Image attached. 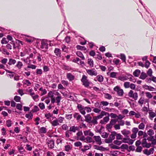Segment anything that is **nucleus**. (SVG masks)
<instances>
[{
    "instance_id": "obj_9",
    "label": "nucleus",
    "mask_w": 156,
    "mask_h": 156,
    "mask_svg": "<svg viewBox=\"0 0 156 156\" xmlns=\"http://www.w3.org/2000/svg\"><path fill=\"white\" fill-rule=\"evenodd\" d=\"M80 128L77 126H71L70 128L69 131L71 132H72L73 133H75L76 131H79Z\"/></svg>"
},
{
    "instance_id": "obj_48",
    "label": "nucleus",
    "mask_w": 156,
    "mask_h": 156,
    "mask_svg": "<svg viewBox=\"0 0 156 156\" xmlns=\"http://www.w3.org/2000/svg\"><path fill=\"white\" fill-rule=\"evenodd\" d=\"M105 98L106 99L110 100L112 98V97L110 94L106 93L105 94Z\"/></svg>"
},
{
    "instance_id": "obj_10",
    "label": "nucleus",
    "mask_w": 156,
    "mask_h": 156,
    "mask_svg": "<svg viewBox=\"0 0 156 156\" xmlns=\"http://www.w3.org/2000/svg\"><path fill=\"white\" fill-rule=\"evenodd\" d=\"M41 48L42 49L48 48V44L45 41L43 40L41 41Z\"/></svg>"
},
{
    "instance_id": "obj_1",
    "label": "nucleus",
    "mask_w": 156,
    "mask_h": 156,
    "mask_svg": "<svg viewBox=\"0 0 156 156\" xmlns=\"http://www.w3.org/2000/svg\"><path fill=\"white\" fill-rule=\"evenodd\" d=\"M127 76H119L118 78V79L122 81L126 80L129 79L130 81H132L134 83L136 82V80L133 78V76L132 75L129 74H127Z\"/></svg>"
},
{
    "instance_id": "obj_30",
    "label": "nucleus",
    "mask_w": 156,
    "mask_h": 156,
    "mask_svg": "<svg viewBox=\"0 0 156 156\" xmlns=\"http://www.w3.org/2000/svg\"><path fill=\"white\" fill-rule=\"evenodd\" d=\"M52 115H51L50 113L46 114H45V116L47 119L50 122L51 121V117H52Z\"/></svg>"
},
{
    "instance_id": "obj_55",
    "label": "nucleus",
    "mask_w": 156,
    "mask_h": 156,
    "mask_svg": "<svg viewBox=\"0 0 156 156\" xmlns=\"http://www.w3.org/2000/svg\"><path fill=\"white\" fill-rule=\"evenodd\" d=\"M147 142L146 139L145 138L143 139L142 140V144L143 147H145L144 146H146Z\"/></svg>"
},
{
    "instance_id": "obj_35",
    "label": "nucleus",
    "mask_w": 156,
    "mask_h": 156,
    "mask_svg": "<svg viewBox=\"0 0 156 156\" xmlns=\"http://www.w3.org/2000/svg\"><path fill=\"white\" fill-rule=\"evenodd\" d=\"M130 83L129 82H126L124 84V87L125 88H128L129 87Z\"/></svg>"
},
{
    "instance_id": "obj_40",
    "label": "nucleus",
    "mask_w": 156,
    "mask_h": 156,
    "mask_svg": "<svg viewBox=\"0 0 156 156\" xmlns=\"http://www.w3.org/2000/svg\"><path fill=\"white\" fill-rule=\"evenodd\" d=\"M107 116L103 118V120H104V121L106 123H107V122H108L109 120V115L108 113V114H107Z\"/></svg>"
},
{
    "instance_id": "obj_38",
    "label": "nucleus",
    "mask_w": 156,
    "mask_h": 156,
    "mask_svg": "<svg viewBox=\"0 0 156 156\" xmlns=\"http://www.w3.org/2000/svg\"><path fill=\"white\" fill-rule=\"evenodd\" d=\"M20 99L21 98L18 96H15L14 98V100L17 102H20Z\"/></svg>"
},
{
    "instance_id": "obj_16",
    "label": "nucleus",
    "mask_w": 156,
    "mask_h": 156,
    "mask_svg": "<svg viewBox=\"0 0 156 156\" xmlns=\"http://www.w3.org/2000/svg\"><path fill=\"white\" fill-rule=\"evenodd\" d=\"M54 52L55 55L58 57H60L61 56V50L58 48H56L55 49Z\"/></svg>"
},
{
    "instance_id": "obj_45",
    "label": "nucleus",
    "mask_w": 156,
    "mask_h": 156,
    "mask_svg": "<svg viewBox=\"0 0 156 156\" xmlns=\"http://www.w3.org/2000/svg\"><path fill=\"white\" fill-rule=\"evenodd\" d=\"M61 99V97L60 96H58L56 98V100L58 105H59V103Z\"/></svg>"
},
{
    "instance_id": "obj_63",
    "label": "nucleus",
    "mask_w": 156,
    "mask_h": 156,
    "mask_svg": "<svg viewBox=\"0 0 156 156\" xmlns=\"http://www.w3.org/2000/svg\"><path fill=\"white\" fill-rule=\"evenodd\" d=\"M66 42L67 43H69L70 41V37L69 36H67L65 39Z\"/></svg>"
},
{
    "instance_id": "obj_58",
    "label": "nucleus",
    "mask_w": 156,
    "mask_h": 156,
    "mask_svg": "<svg viewBox=\"0 0 156 156\" xmlns=\"http://www.w3.org/2000/svg\"><path fill=\"white\" fill-rule=\"evenodd\" d=\"M108 135V134L106 133V132H104L103 133H102L101 136L105 138H107Z\"/></svg>"
},
{
    "instance_id": "obj_51",
    "label": "nucleus",
    "mask_w": 156,
    "mask_h": 156,
    "mask_svg": "<svg viewBox=\"0 0 156 156\" xmlns=\"http://www.w3.org/2000/svg\"><path fill=\"white\" fill-rule=\"evenodd\" d=\"M65 150L66 151H69L71 149V147L69 145H66L65 146Z\"/></svg>"
},
{
    "instance_id": "obj_12",
    "label": "nucleus",
    "mask_w": 156,
    "mask_h": 156,
    "mask_svg": "<svg viewBox=\"0 0 156 156\" xmlns=\"http://www.w3.org/2000/svg\"><path fill=\"white\" fill-rule=\"evenodd\" d=\"M85 118V121L89 123H90V121L92 119V117L90 114H88L84 116Z\"/></svg>"
},
{
    "instance_id": "obj_4",
    "label": "nucleus",
    "mask_w": 156,
    "mask_h": 156,
    "mask_svg": "<svg viewBox=\"0 0 156 156\" xmlns=\"http://www.w3.org/2000/svg\"><path fill=\"white\" fill-rule=\"evenodd\" d=\"M81 81L83 83V84L85 87H88L90 83L89 81L87 79V77L85 75H83L81 79Z\"/></svg>"
},
{
    "instance_id": "obj_56",
    "label": "nucleus",
    "mask_w": 156,
    "mask_h": 156,
    "mask_svg": "<svg viewBox=\"0 0 156 156\" xmlns=\"http://www.w3.org/2000/svg\"><path fill=\"white\" fill-rule=\"evenodd\" d=\"M147 133L149 135L151 136L154 134V132L152 129H150L147 131Z\"/></svg>"
},
{
    "instance_id": "obj_22",
    "label": "nucleus",
    "mask_w": 156,
    "mask_h": 156,
    "mask_svg": "<svg viewBox=\"0 0 156 156\" xmlns=\"http://www.w3.org/2000/svg\"><path fill=\"white\" fill-rule=\"evenodd\" d=\"M91 146L90 144H89L88 145H85L84 146V149H81V150L83 152H85L87 150L89 149L90 148H91Z\"/></svg>"
},
{
    "instance_id": "obj_24",
    "label": "nucleus",
    "mask_w": 156,
    "mask_h": 156,
    "mask_svg": "<svg viewBox=\"0 0 156 156\" xmlns=\"http://www.w3.org/2000/svg\"><path fill=\"white\" fill-rule=\"evenodd\" d=\"M76 54L78 56L81 58L82 60H84L85 59V58L81 52L80 51H77L76 52Z\"/></svg>"
},
{
    "instance_id": "obj_62",
    "label": "nucleus",
    "mask_w": 156,
    "mask_h": 156,
    "mask_svg": "<svg viewBox=\"0 0 156 156\" xmlns=\"http://www.w3.org/2000/svg\"><path fill=\"white\" fill-rule=\"evenodd\" d=\"M24 84L27 85L28 86H30L31 84V83L27 80H25V83Z\"/></svg>"
},
{
    "instance_id": "obj_18",
    "label": "nucleus",
    "mask_w": 156,
    "mask_h": 156,
    "mask_svg": "<svg viewBox=\"0 0 156 156\" xmlns=\"http://www.w3.org/2000/svg\"><path fill=\"white\" fill-rule=\"evenodd\" d=\"M66 77L70 81L73 80L75 78L74 76L70 73H68L66 75Z\"/></svg>"
},
{
    "instance_id": "obj_27",
    "label": "nucleus",
    "mask_w": 156,
    "mask_h": 156,
    "mask_svg": "<svg viewBox=\"0 0 156 156\" xmlns=\"http://www.w3.org/2000/svg\"><path fill=\"white\" fill-rule=\"evenodd\" d=\"M92 142H93V139L91 137L89 136H87L86 138L85 142L87 143H90Z\"/></svg>"
},
{
    "instance_id": "obj_20",
    "label": "nucleus",
    "mask_w": 156,
    "mask_h": 156,
    "mask_svg": "<svg viewBox=\"0 0 156 156\" xmlns=\"http://www.w3.org/2000/svg\"><path fill=\"white\" fill-rule=\"evenodd\" d=\"M98 119L96 116H93L92 120H91L90 121V123H92L94 125L97 124L98 123V122L97 121Z\"/></svg>"
},
{
    "instance_id": "obj_41",
    "label": "nucleus",
    "mask_w": 156,
    "mask_h": 156,
    "mask_svg": "<svg viewBox=\"0 0 156 156\" xmlns=\"http://www.w3.org/2000/svg\"><path fill=\"white\" fill-rule=\"evenodd\" d=\"M25 117L29 119H32L33 117V115L32 113L30 112L29 114H26Z\"/></svg>"
},
{
    "instance_id": "obj_42",
    "label": "nucleus",
    "mask_w": 156,
    "mask_h": 156,
    "mask_svg": "<svg viewBox=\"0 0 156 156\" xmlns=\"http://www.w3.org/2000/svg\"><path fill=\"white\" fill-rule=\"evenodd\" d=\"M116 138L117 140H122L123 138L122 136L120 133H116Z\"/></svg>"
},
{
    "instance_id": "obj_37",
    "label": "nucleus",
    "mask_w": 156,
    "mask_h": 156,
    "mask_svg": "<svg viewBox=\"0 0 156 156\" xmlns=\"http://www.w3.org/2000/svg\"><path fill=\"white\" fill-rule=\"evenodd\" d=\"M120 58L122 60L123 62H126V57L124 54H120Z\"/></svg>"
},
{
    "instance_id": "obj_19",
    "label": "nucleus",
    "mask_w": 156,
    "mask_h": 156,
    "mask_svg": "<svg viewBox=\"0 0 156 156\" xmlns=\"http://www.w3.org/2000/svg\"><path fill=\"white\" fill-rule=\"evenodd\" d=\"M94 148L96 149L102 151H105L106 150L105 148L102 146H99L98 145H94Z\"/></svg>"
},
{
    "instance_id": "obj_17",
    "label": "nucleus",
    "mask_w": 156,
    "mask_h": 156,
    "mask_svg": "<svg viewBox=\"0 0 156 156\" xmlns=\"http://www.w3.org/2000/svg\"><path fill=\"white\" fill-rule=\"evenodd\" d=\"M107 114H108V113L103 111L101 112L100 115L96 116V117H97L98 119H100L102 118L104 115L107 116Z\"/></svg>"
},
{
    "instance_id": "obj_44",
    "label": "nucleus",
    "mask_w": 156,
    "mask_h": 156,
    "mask_svg": "<svg viewBox=\"0 0 156 156\" xmlns=\"http://www.w3.org/2000/svg\"><path fill=\"white\" fill-rule=\"evenodd\" d=\"M142 147L141 146H137L136 149V152H141L142 151Z\"/></svg>"
},
{
    "instance_id": "obj_47",
    "label": "nucleus",
    "mask_w": 156,
    "mask_h": 156,
    "mask_svg": "<svg viewBox=\"0 0 156 156\" xmlns=\"http://www.w3.org/2000/svg\"><path fill=\"white\" fill-rule=\"evenodd\" d=\"M145 125L143 123H141L138 126V128L139 129H144Z\"/></svg>"
},
{
    "instance_id": "obj_64",
    "label": "nucleus",
    "mask_w": 156,
    "mask_h": 156,
    "mask_svg": "<svg viewBox=\"0 0 156 156\" xmlns=\"http://www.w3.org/2000/svg\"><path fill=\"white\" fill-rule=\"evenodd\" d=\"M138 129L137 128L134 127L133 128L132 131L133 133L136 134L138 132Z\"/></svg>"
},
{
    "instance_id": "obj_53",
    "label": "nucleus",
    "mask_w": 156,
    "mask_h": 156,
    "mask_svg": "<svg viewBox=\"0 0 156 156\" xmlns=\"http://www.w3.org/2000/svg\"><path fill=\"white\" fill-rule=\"evenodd\" d=\"M136 86L134 83H131L130 84L129 87L131 89L135 90L136 89Z\"/></svg>"
},
{
    "instance_id": "obj_14",
    "label": "nucleus",
    "mask_w": 156,
    "mask_h": 156,
    "mask_svg": "<svg viewBox=\"0 0 156 156\" xmlns=\"http://www.w3.org/2000/svg\"><path fill=\"white\" fill-rule=\"evenodd\" d=\"M104 78L101 75H99L97 76L95 78L94 80L95 81H98L99 82H101L103 81Z\"/></svg>"
},
{
    "instance_id": "obj_43",
    "label": "nucleus",
    "mask_w": 156,
    "mask_h": 156,
    "mask_svg": "<svg viewBox=\"0 0 156 156\" xmlns=\"http://www.w3.org/2000/svg\"><path fill=\"white\" fill-rule=\"evenodd\" d=\"M40 131L41 133H44L46 132V129L45 127H43L40 128Z\"/></svg>"
},
{
    "instance_id": "obj_28",
    "label": "nucleus",
    "mask_w": 156,
    "mask_h": 156,
    "mask_svg": "<svg viewBox=\"0 0 156 156\" xmlns=\"http://www.w3.org/2000/svg\"><path fill=\"white\" fill-rule=\"evenodd\" d=\"M54 142L53 140H50L48 143V146L51 148H52L54 147Z\"/></svg>"
},
{
    "instance_id": "obj_59",
    "label": "nucleus",
    "mask_w": 156,
    "mask_h": 156,
    "mask_svg": "<svg viewBox=\"0 0 156 156\" xmlns=\"http://www.w3.org/2000/svg\"><path fill=\"white\" fill-rule=\"evenodd\" d=\"M8 41L6 40V39L5 38H3L1 41L2 44H7Z\"/></svg>"
},
{
    "instance_id": "obj_6",
    "label": "nucleus",
    "mask_w": 156,
    "mask_h": 156,
    "mask_svg": "<svg viewBox=\"0 0 156 156\" xmlns=\"http://www.w3.org/2000/svg\"><path fill=\"white\" fill-rule=\"evenodd\" d=\"M122 142L124 143H127L129 144H132L133 143V140L130 139L129 136L125 137L122 138Z\"/></svg>"
},
{
    "instance_id": "obj_46",
    "label": "nucleus",
    "mask_w": 156,
    "mask_h": 156,
    "mask_svg": "<svg viewBox=\"0 0 156 156\" xmlns=\"http://www.w3.org/2000/svg\"><path fill=\"white\" fill-rule=\"evenodd\" d=\"M117 73L115 72H112L111 73L110 76L112 78H115L116 76Z\"/></svg>"
},
{
    "instance_id": "obj_21",
    "label": "nucleus",
    "mask_w": 156,
    "mask_h": 156,
    "mask_svg": "<svg viewBox=\"0 0 156 156\" xmlns=\"http://www.w3.org/2000/svg\"><path fill=\"white\" fill-rule=\"evenodd\" d=\"M121 133L122 134L126 136H129L128 135L130 133V131L129 130L124 129L121 131Z\"/></svg>"
},
{
    "instance_id": "obj_32",
    "label": "nucleus",
    "mask_w": 156,
    "mask_h": 156,
    "mask_svg": "<svg viewBox=\"0 0 156 156\" xmlns=\"http://www.w3.org/2000/svg\"><path fill=\"white\" fill-rule=\"evenodd\" d=\"M16 62V61L15 60L12 58H10L9 59V62L8 63L9 65H11L12 64H14Z\"/></svg>"
},
{
    "instance_id": "obj_36",
    "label": "nucleus",
    "mask_w": 156,
    "mask_h": 156,
    "mask_svg": "<svg viewBox=\"0 0 156 156\" xmlns=\"http://www.w3.org/2000/svg\"><path fill=\"white\" fill-rule=\"evenodd\" d=\"M76 48L77 49L80 50H86V48L85 47L79 45H78L77 46Z\"/></svg>"
},
{
    "instance_id": "obj_39",
    "label": "nucleus",
    "mask_w": 156,
    "mask_h": 156,
    "mask_svg": "<svg viewBox=\"0 0 156 156\" xmlns=\"http://www.w3.org/2000/svg\"><path fill=\"white\" fill-rule=\"evenodd\" d=\"M22 66L23 64L22 62L20 61L18 62L16 66L19 69H20Z\"/></svg>"
},
{
    "instance_id": "obj_33",
    "label": "nucleus",
    "mask_w": 156,
    "mask_h": 156,
    "mask_svg": "<svg viewBox=\"0 0 156 156\" xmlns=\"http://www.w3.org/2000/svg\"><path fill=\"white\" fill-rule=\"evenodd\" d=\"M147 77L146 74L144 72H142L140 78L144 80Z\"/></svg>"
},
{
    "instance_id": "obj_23",
    "label": "nucleus",
    "mask_w": 156,
    "mask_h": 156,
    "mask_svg": "<svg viewBox=\"0 0 156 156\" xmlns=\"http://www.w3.org/2000/svg\"><path fill=\"white\" fill-rule=\"evenodd\" d=\"M116 134V133L115 132H113L109 136V138L112 141L115 139V136Z\"/></svg>"
},
{
    "instance_id": "obj_61",
    "label": "nucleus",
    "mask_w": 156,
    "mask_h": 156,
    "mask_svg": "<svg viewBox=\"0 0 156 156\" xmlns=\"http://www.w3.org/2000/svg\"><path fill=\"white\" fill-rule=\"evenodd\" d=\"M146 87H147L146 89H148L149 90L153 91L154 89V88L151 86H149L147 85Z\"/></svg>"
},
{
    "instance_id": "obj_57",
    "label": "nucleus",
    "mask_w": 156,
    "mask_h": 156,
    "mask_svg": "<svg viewBox=\"0 0 156 156\" xmlns=\"http://www.w3.org/2000/svg\"><path fill=\"white\" fill-rule=\"evenodd\" d=\"M22 105L21 104H17L16 106V108L17 109L21 111L22 110Z\"/></svg>"
},
{
    "instance_id": "obj_54",
    "label": "nucleus",
    "mask_w": 156,
    "mask_h": 156,
    "mask_svg": "<svg viewBox=\"0 0 156 156\" xmlns=\"http://www.w3.org/2000/svg\"><path fill=\"white\" fill-rule=\"evenodd\" d=\"M128 146L126 144H123L120 147V148L122 149H127L128 148Z\"/></svg>"
},
{
    "instance_id": "obj_15",
    "label": "nucleus",
    "mask_w": 156,
    "mask_h": 156,
    "mask_svg": "<svg viewBox=\"0 0 156 156\" xmlns=\"http://www.w3.org/2000/svg\"><path fill=\"white\" fill-rule=\"evenodd\" d=\"M148 113L149 119L152 120H153V118L156 116V113L153 111H150Z\"/></svg>"
},
{
    "instance_id": "obj_11",
    "label": "nucleus",
    "mask_w": 156,
    "mask_h": 156,
    "mask_svg": "<svg viewBox=\"0 0 156 156\" xmlns=\"http://www.w3.org/2000/svg\"><path fill=\"white\" fill-rule=\"evenodd\" d=\"M147 100H145L144 97H141L138 101V104L140 105L141 106L144 104H145L146 102H147Z\"/></svg>"
},
{
    "instance_id": "obj_5",
    "label": "nucleus",
    "mask_w": 156,
    "mask_h": 156,
    "mask_svg": "<svg viewBox=\"0 0 156 156\" xmlns=\"http://www.w3.org/2000/svg\"><path fill=\"white\" fill-rule=\"evenodd\" d=\"M114 91L117 92L118 96H123L124 94L123 90L122 89H120L119 87L117 86L115 87L114 88Z\"/></svg>"
},
{
    "instance_id": "obj_50",
    "label": "nucleus",
    "mask_w": 156,
    "mask_h": 156,
    "mask_svg": "<svg viewBox=\"0 0 156 156\" xmlns=\"http://www.w3.org/2000/svg\"><path fill=\"white\" fill-rule=\"evenodd\" d=\"M39 110L38 107L37 106H35L34 107V108L32 110V112H37Z\"/></svg>"
},
{
    "instance_id": "obj_25",
    "label": "nucleus",
    "mask_w": 156,
    "mask_h": 156,
    "mask_svg": "<svg viewBox=\"0 0 156 156\" xmlns=\"http://www.w3.org/2000/svg\"><path fill=\"white\" fill-rule=\"evenodd\" d=\"M73 116L74 118H76L77 120H79L82 118L81 115L77 113H75L74 114Z\"/></svg>"
},
{
    "instance_id": "obj_7",
    "label": "nucleus",
    "mask_w": 156,
    "mask_h": 156,
    "mask_svg": "<svg viewBox=\"0 0 156 156\" xmlns=\"http://www.w3.org/2000/svg\"><path fill=\"white\" fill-rule=\"evenodd\" d=\"M86 71L88 74L91 76H96L98 74L96 70L94 69H87L86 70Z\"/></svg>"
},
{
    "instance_id": "obj_49",
    "label": "nucleus",
    "mask_w": 156,
    "mask_h": 156,
    "mask_svg": "<svg viewBox=\"0 0 156 156\" xmlns=\"http://www.w3.org/2000/svg\"><path fill=\"white\" fill-rule=\"evenodd\" d=\"M38 106L42 110H43L45 108V106L43 103H40L38 105Z\"/></svg>"
},
{
    "instance_id": "obj_8",
    "label": "nucleus",
    "mask_w": 156,
    "mask_h": 156,
    "mask_svg": "<svg viewBox=\"0 0 156 156\" xmlns=\"http://www.w3.org/2000/svg\"><path fill=\"white\" fill-rule=\"evenodd\" d=\"M77 108L81 114L83 115H84L86 114L85 107L82 106L81 105L78 104L77 106Z\"/></svg>"
},
{
    "instance_id": "obj_31",
    "label": "nucleus",
    "mask_w": 156,
    "mask_h": 156,
    "mask_svg": "<svg viewBox=\"0 0 156 156\" xmlns=\"http://www.w3.org/2000/svg\"><path fill=\"white\" fill-rule=\"evenodd\" d=\"M140 73V70L138 69L136 70L133 73V75L135 76H138Z\"/></svg>"
},
{
    "instance_id": "obj_29",
    "label": "nucleus",
    "mask_w": 156,
    "mask_h": 156,
    "mask_svg": "<svg viewBox=\"0 0 156 156\" xmlns=\"http://www.w3.org/2000/svg\"><path fill=\"white\" fill-rule=\"evenodd\" d=\"M88 63L89 64L90 66L92 67L94 66V62L93 60L90 58H88L87 60Z\"/></svg>"
},
{
    "instance_id": "obj_52",
    "label": "nucleus",
    "mask_w": 156,
    "mask_h": 156,
    "mask_svg": "<svg viewBox=\"0 0 156 156\" xmlns=\"http://www.w3.org/2000/svg\"><path fill=\"white\" fill-rule=\"evenodd\" d=\"M6 124L8 127H9L11 126L12 125L11 121V120H7L6 121Z\"/></svg>"
},
{
    "instance_id": "obj_3",
    "label": "nucleus",
    "mask_w": 156,
    "mask_h": 156,
    "mask_svg": "<svg viewBox=\"0 0 156 156\" xmlns=\"http://www.w3.org/2000/svg\"><path fill=\"white\" fill-rule=\"evenodd\" d=\"M128 95L130 98H132L135 101L138 98L137 93L136 92H134L132 90H130L128 93Z\"/></svg>"
},
{
    "instance_id": "obj_34",
    "label": "nucleus",
    "mask_w": 156,
    "mask_h": 156,
    "mask_svg": "<svg viewBox=\"0 0 156 156\" xmlns=\"http://www.w3.org/2000/svg\"><path fill=\"white\" fill-rule=\"evenodd\" d=\"M82 143L80 142V141H77L74 144V145L75 146L78 147H80V148H81L82 147Z\"/></svg>"
},
{
    "instance_id": "obj_60",
    "label": "nucleus",
    "mask_w": 156,
    "mask_h": 156,
    "mask_svg": "<svg viewBox=\"0 0 156 156\" xmlns=\"http://www.w3.org/2000/svg\"><path fill=\"white\" fill-rule=\"evenodd\" d=\"M2 53L4 54H6L7 55H9V52H8L7 50L4 48L2 49Z\"/></svg>"
},
{
    "instance_id": "obj_2",
    "label": "nucleus",
    "mask_w": 156,
    "mask_h": 156,
    "mask_svg": "<svg viewBox=\"0 0 156 156\" xmlns=\"http://www.w3.org/2000/svg\"><path fill=\"white\" fill-rule=\"evenodd\" d=\"M64 119V118L60 117L58 118V119H56L53 121H51L50 122L52 126H55L59 125V123H62Z\"/></svg>"
},
{
    "instance_id": "obj_13",
    "label": "nucleus",
    "mask_w": 156,
    "mask_h": 156,
    "mask_svg": "<svg viewBox=\"0 0 156 156\" xmlns=\"http://www.w3.org/2000/svg\"><path fill=\"white\" fill-rule=\"evenodd\" d=\"M94 138L98 144L100 145L102 144L101 139L99 136H94Z\"/></svg>"
},
{
    "instance_id": "obj_26",
    "label": "nucleus",
    "mask_w": 156,
    "mask_h": 156,
    "mask_svg": "<svg viewBox=\"0 0 156 156\" xmlns=\"http://www.w3.org/2000/svg\"><path fill=\"white\" fill-rule=\"evenodd\" d=\"M148 139L149 141H152V144H153L155 145L156 144V140L154 138V136H151Z\"/></svg>"
}]
</instances>
